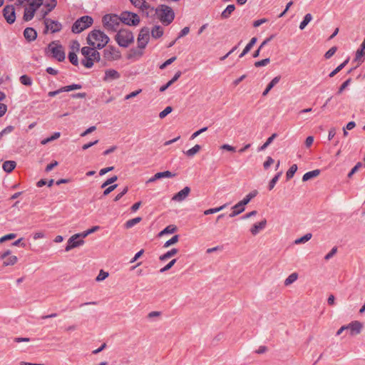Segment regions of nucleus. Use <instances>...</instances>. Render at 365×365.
Segmentation results:
<instances>
[{
    "label": "nucleus",
    "mask_w": 365,
    "mask_h": 365,
    "mask_svg": "<svg viewBox=\"0 0 365 365\" xmlns=\"http://www.w3.org/2000/svg\"><path fill=\"white\" fill-rule=\"evenodd\" d=\"M83 58L81 64L86 68H91L93 66L95 61H99L100 53L96 48L85 46L81 50Z\"/></svg>",
    "instance_id": "nucleus-1"
},
{
    "label": "nucleus",
    "mask_w": 365,
    "mask_h": 365,
    "mask_svg": "<svg viewBox=\"0 0 365 365\" xmlns=\"http://www.w3.org/2000/svg\"><path fill=\"white\" fill-rule=\"evenodd\" d=\"M87 41L89 45L101 49L108 43L109 38L103 31L93 30L88 35Z\"/></svg>",
    "instance_id": "nucleus-2"
},
{
    "label": "nucleus",
    "mask_w": 365,
    "mask_h": 365,
    "mask_svg": "<svg viewBox=\"0 0 365 365\" xmlns=\"http://www.w3.org/2000/svg\"><path fill=\"white\" fill-rule=\"evenodd\" d=\"M154 15H156L165 26L170 24L175 19V13L173 9L165 4L159 5L155 8Z\"/></svg>",
    "instance_id": "nucleus-3"
},
{
    "label": "nucleus",
    "mask_w": 365,
    "mask_h": 365,
    "mask_svg": "<svg viewBox=\"0 0 365 365\" xmlns=\"http://www.w3.org/2000/svg\"><path fill=\"white\" fill-rule=\"evenodd\" d=\"M150 38V30L147 27L141 29L138 37V49H132L129 53V58L139 57L143 54L142 49L145 48Z\"/></svg>",
    "instance_id": "nucleus-4"
},
{
    "label": "nucleus",
    "mask_w": 365,
    "mask_h": 365,
    "mask_svg": "<svg viewBox=\"0 0 365 365\" xmlns=\"http://www.w3.org/2000/svg\"><path fill=\"white\" fill-rule=\"evenodd\" d=\"M46 53L58 61H63L66 58L63 48L57 41H52L48 44Z\"/></svg>",
    "instance_id": "nucleus-5"
},
{
    "label": "nucleus",
    "mask_w": 365,
    "mask_h": 365,
    "mask_svg": "<svg viewBox=\"0 0 365 365\" xmlns=\"http://www.w3.org/2000/svg\"><path fill=\"white\" fill-rule=\"evenodd\" d=\"M93 20L89 16H83L77 19L72 26V31L80 34L93 24Z\"/></svg>",
    "instance_id": "nucleus-6"
},
{
    "label": "nucleus",
    "mask_w": 365,
    "mask_h": 365,
    "mask_svg": "<svg viewBox=\"0 0 365 365\" xmlns=\"http://www.w3.org/2000/svg\"><path fill=\"white\" fill-rule=\"evenodd\" d=\"M134 37L133 33L126 29H120L115 35V40L119 46L127 47L133 41Z\"/></svg>",
    "instance_id": "nucleus-7"
},
{
    "label": "nucleus",
    "mask_w": 365,
    "mask_h": 365,
    "mask_svg": "<svg viewBox=\"0 0 365 365\" xmlns=\"http://www.w3.org/2000/svg\"><path fill=\"white\" fill-rule=\"evenodd\" d=\"M120 21L117 15L106 14L103 17V26L108 31H116Z\"/></svg>",
    "instance_id": "nucleus-8"
},
{
    "label": "nucleus",
    "mask_w": 365,
    "mask_h": 365,
    "mask_svg": "<svg viewBox=\"0 0 365 365\" xmlns=\"http://www.w3.org/2000/svg\"><path fill=\"white\" fill-rule=\"evenodd\" d=\"M120 20L123 23L129 26H136L140 23L138 15L129 11H123L121 13Z\"/></svg>",
    "instance_id": "nucleus-9"
},
{
    "label": "nucleus",
    "mask_w": 365,
    "mask_h": 365,
    "mask_svg": "<svg viewBox=\"0 0 365 365\" xmlns=\"http://www.w3.org/2000/svg\"><path fill=\"white\" fill-rule=\"evenodd\" d=\"M83 244L84 240L83 239H80V235L75 234L68 239L65 247V251L68 252L73 248L83 245Z\"/></svg>",
    "instance_id": "nucleus-10"
},
{
    "label": "nucleus",
    "mask_w": 365,
    "mask_h": 365,
    "mask_svg": "<svg viewBox=\"0 0 365 365\" xmlns=\"http://www.w3.org/2000/svg\"><path fill=\"white\" fill-rule=\"evenodd\" d=\"M346 328L347 331H349V334L351 336H355L361 333L363 328V324L359 321H353L346 325Z\"/></svg>",
    "instance_id": "nucleus-11"
},
{
    "label": "nucleus",
    "mask_w": 365,
    "mask_h": 365,
    "mask_svg": "<svg viewBox=\"0 0 365 365\" xmlns=\"http://www.w3.org/2000/svg\"><path fill=\"white\" fill-rule=\"evenodd\" d=\"M4 16L6 20L7 23L11 24L16 20L15 9L14 6L8 5L6 6L3 9Z\"/></svg>",
    "instance_id": "nucleus-12"
},
{
    "label": "nucleus",
    "mask_w": 365,
    "mask_h": 365,
    "mask_svg": "<svg viewBox=\"0 0 365 365\" xmlns=\"http://www.w3.org/2000/svg\"><path fill=\"white\" fill-rule=\"evenodd\" d=\"M104 58L108 61H113L118 59L120 56V52L118 49L113 46L107 47L104 51Z\"/></svg>",
    "instance_id": "nucleus-13"
},
{
    "label": "nucleus",
    "mask_w": 365,
    "mask_h": 365,
    "mask_svg": "<svg viewBox=\"0 0 365 365\" xmlns=\"http://www.w3.org/2000/svg\"><path fill=\"white\" fill-rule=\"evenodd\" d=\"M44 24L46 25V28L49 29L51 33L58 32L62 28L61 24L58 21H53L50 19H45Z\"/></svg>",
    "instance_id": "nucleus-14"
},
{
    "label": "nucleus",
    "mask_w": 365,
    "mask_h": 365,
    "mask_svg": "<svg viewBox=\"0 0 365 365\" xmlns=\"http://www.w3.org/2000/svg\"><path fill=\"white\" fill-rule=\"evenodd\" d=\"M190 192V188L187 186L185 187L182 190L173 195L172 200L176 202H182L188 196Z\"/></svg>",
    "instance_id": "nucleus-15"
},
{
    "label": "nucleus",
    "mask_w": 365,
    "mask_h": 365,
    "mask_svg": "<svg viewBox=\"0 0 365 365\" xmlns=\"http://www.w3.org/2000/svg\"><path fill=\"white\" fill-rule=\"evenodd\" d=\"M138 9H140V11L146 15V16L154 15L155 10V9L153 6H151L150 4L145 1V0L143 1V4H142Z\"/></svg>",
    "instance_id": "nucleus-16"
},
{
    "label": "nucleus",
    "mask_w": 365,
    "mask_h": 365,
    "mask_svg": "<svg viewBox=\"0 0 365 365\" xmlns=\"http://www.w3.org/2000/svg\"><path fill=\"white\" fill-rule=\"evenodd\" d=\"M267 225V220L264 219L257 223L253 225V226L250 229V232L252 235H257L261 230L264 229Z\"/></svg>",
    "instance_id": "nucleus-17"
},
{
    "label": "nucleus",
    "mask_w": 365,
    "mask_h": 365,
    "mask_svg": "<svg viewBox=\"0 0 365 365\" xmlns=\"http://www.w3.org/2000/svg\"><path fill=\"white\" fill-rule=\"evenodd\" d=\"M120 73L116 70H106L103 80L105 81H111L119 78Z\"/></svg>",
    "instance_id": "nucleus-18"
},
{
    "label": "nucleus",
    "mask_w": 365,
    "mask_h": 365,
    "mask_svg": "<svg viewBox=\"0 0 365 365\" xmlns=\"http://www.w3.org/2000/svg\"><path fill=\"white\" fill-rule=\"evenodd\" d=\"M245 205L242 201H240L238 203L232 207V212L230 214V217H234L239 214L242 213L245 210Z\"/></svg>",
    "instance_id": "nucleus-19"
},
{
    "label": "nucleus",
    "mask_w": 365,
    "mask_h": 365,
    "mask_svg": "<svg viewBox=\"0 0 365 365\" xmlns=\"http://www.w3.org/2000/svg\"><path fill=\"white\" fill-rule=\"evenodd\" d=\"M365 59V51L358 49L356 52L355 57L354 59V61L356 63V65L355 66L354 68H356L358 66H359L364 61Z\"/></svg>",
    "instance_id": "nucleus-20"
},
{
    "label": "nucleus",
    "mask_w": 365,
    "mask_h": 365,
    "mask_svg": "<svg viewBox=\"0 0 365 365\" xmlns=\"http://www.w3.org/2000/svg\"><path fill=\"white\" fill-rule=\"evenodd\" d=\"M24 36L29 41H34L37 37V33L33 28L28 27L24 31Z\"/></svg>",
    "instance_id": "nucleus-21"
},
{
    "label": "nucleus",
    "mask_w": 365,
    "mask_h": 365,
    "mask_svg": "<svg viewBox=\"0 0 365 365\" xmlns=\"http://www.w3.org/2000/svg\"><path fill=\"white\" fill-rule=\"evenodd\" d=\"M36 9L29 5V7L26 8L24 14V19L26 21H31L36 11Z\"/></svg>",
    "instance_id": "nucleus-22"
},
{
    "label": "nucleus",
    "mask_w": 365,
    "mask_h": 365,
    "mask_svg": "<svg viewBox=\"0 0 365 365\" xmlns=\"http://www.w3.org/2000/svg\"><path fill=\"white\" fill-rule=\"evenodd\" d=\"M181 74L182 73L180 71H178L171 80H170L166 84L162 86L160 88L159 91L160 92H164L180 77Z\"/></svg>",
    "instance_id": "nucleus-23"
},
{
    "label": "nucleus",
    "mask_w": 365,
    "mask_h": 365,
    "mask_svg": "<svg viewBox=\"0 0 365 365\" xmlns=\"http://www.w3.org/2000/svg\"><path fill=\"white\" fill-rule=\"evenodd\" d=\"M181 74L182 73L180 71H178L171 80H170L166 84L162 86L160 88L159 91L160 92H164L180 77Z\"/></svg>",
    "instance_id": "nucleus-24"
},
{
    "label": "nucleus",
    "mask_w": 365,
    "mask_h": 365,
    "mask_svg": "<svg viewBox=\"0 0 365 365\" xmlns=\"http://www.w3.org/2000/svg\"><path fill=\"white\" fill-rule=\"evenodd\" d=\"M181 74L182 73L180 71H178L171 80H170L166 84L162 86L160 88L159 91L160 92H164L180 77Z\"/></svg>",
    "instance_id": "nucleus-25"
},
{
    "label": "nucleus",
    "mask_w": 365,
    "mask_h": 365,
    "mask_svg": "<svg viewBox=\"0 0 365 365\" xmlns=\"http://www.w3.org/2000/svg\"><path fill=\"white\" fill-rule=\"evenodd\" d=\"M16 163L15 161L7 160L3 163L2 168L5 172L9 173L14 170V168H16Z\"/></svg>",
    "instance_id": "nucleus-26"
},
{
    "label": "nucleus",
    "mask_w": 365,
    "mask_h": 365,
    "mask_svg": "<svg viewBox=\"0 0 365 365\" xmlns=\"http://www.w3.org/2000/svg\"><path fill=\"white\" fill-rule=\"evenodd\" d=\"M178 252V250L176 249V248H173L171 249L170 250L168 251L167 252H165V254L160 255L159 257V259L160 261H165L167 260L168 259H170L172 257H173L174 255H175Z\"/></svg>",
    "instance_id": "nucleus-27"
},
{
    "label": "nucleus",
    "mask_w": 365,
    "mask_h": 365,
    "mask_svg": "<svg viewBox=\"0 0 365 365\" xmlns=\"http://www.w3.org/2000/svg\"><path fill=\"white\" fill-rule=\"evenodd\" d=\"M319 173L320 170L318 169L307 172L303 175L302 180L304 182L307 181L313 178L317 177L319 175Z\"/></svg>",
    "instance_id": "nucleus-28"
},
{
    "label": "nucleus",
    "mask_w": 365,
    "mask_h": 365,
    "mask_svg": "<svg viewBox=\"0 0 365 365\" xmlns=\"http://www.w3.org/2000/svg\"><path fill=\"white\" fill-rule=\"evenodd\" d=\"M150 33L153 38H158L163 36V29L160 26H155Z\"/></svg>",
    "instance_id": "nucleus-29"
},
{
    "label": "nucleus",
    "mask_w": 365,
    "mask_h": 365,
    "mask_svg": "<svg viewBox=\"0 0 365 365\" xmlns=\"http://www.w3.org/2000/svg\"><path fill=\"white\" fill-rule=\"evenodd\" d=\"M235 6L234 4L228 5L226 9L222 12L221 16L222 19H227L230 16L232 13L235 11Z\"/></svg>",
    "instance_id": "nucleus-30"
},
{
    "label": "nucleus",
    "mask_w": 365,
    "mask_h": 365,
    "mask_svg": "<svg viewBox=\"0 0 365 365\" xmlns=\"http://www.w3.org/2000/svg\"><path fill=\"white\" fill-rule=\"evenodd\" d=\"M256 41H257V38H255V37L252 38L250 41L247 44V46L244 48L242 53L240 55V57L241 58V57L244 56L246 53H247L251 50L252 46L255 45Z\"/></svg>",
    "instance_id": "nucleus-31"
},
{
    "label": "nucleus",
    "mask_w": 365,
    "mask_h": 365,
    "mask_svg": "<svg viewBox=\"0 0 365 365\" xmlns=\"http://www.w3.org/2000/svg\"><path fill=\"white\" fill-rule=\"evenodd\" d=\"M277 136V133H273L270 137H269L267 139L266 142L258 148V151H262L265 150L272 143V141Z\"/></svg>",
    "instance_id": "nucleus-32"
},
{
    "label": "nucleus",
    "mask_w": 365,
    "mask_h": 365,
    "mask_svg": "<svg viewBox=\"0 0 365 365\" xmlns=\"http://www.w3.org/2000/svg\"><path fill=\"white\" fill-rule=\"evenodd\" d=\"M201 150V146L200 145H195L192 148L187 150V151L184 152V153L187 157H193L195 154H197L200 150Z\"/></svg>",
    "instance_id": "nucleus-33"
},
{
    "label": "nucleus",
    "mask_w": 365,
    "mask_h": 365,
    "mask_svg": "<svg viewBox=\"0 0 365 365\" xmlns=\"http://www.w3.org/2000/svg\"><path fill=\"white\" fill-rule=\"evenodd\" d=\"M258 194V191L257 190H252V192H250L248 195H247L243 200H242L241 201L243 202V204L245 205H246L247 204H248L250 200L254 198L255 197H256Z\"/></svg>",
    "instance_id": "nucleus-34"
},
{
    "label": "nucleus",
    "mask_w": 365,
    "mask_h": 365,
    "mask_svg": "<svg viewBox=\"0 0 365 365\" xmlns=\"http://www.w3.org/2000/svg\"><path fill=\"white\" fill-rule=\"evenodd\" d=\"M157 180L161 179L163 178H173L175 176V173H171L170 171L166 170L164 172H159L155 174Z\"/></svg>",
    "instance_id": "nucleus-35"
},
{
    "label": "nucleus",
    "mask_w": 365,
    "mask_h": 365,
    "mask_svg": "<svg viewBox=\"0 0 365 365\" xmlns=\"http://www.w3.org/2000/svg\"><path fill=\"white\" fill-rule=\"evenodd\" d=\"M142 220V218L140 217H135V218H133V219H130L129 220H128L125 224V228L128 229V228H131L133 227L134 225H135L136 224H138V222H140V221Z\"/></svg>",
    "instance_id": "nucleus-36"
},
{
    "label": "nucleus",
    "mask_w": 365,
    "mask_h": 365,
    "mask_svg": "<svg viewBox=\"0 0 365 365\" xmlns=\"http://www.w3.org/2000/svg\"><path fill=\"white\" fill-rule=\"evenodd\" d=\"M282 173V172L277 173L274 175V177L269 181V185H268L269 190H272L274 187L276 183L277 182V181L279 180V178L281 177Z\"/></svg>",
    "instance_id": "nucleus-37"
},
{
    "label": "nucleus",
    "mask_w": 365,
    "mask_h": 365,
    "mask_svg": "<svg viewBox=\"0 0 365 365\" xmlns=\"http://www.w3.org/2000/svg\"><path fill=\"white\" fill-rule=\"evenodd\" d=\"M298 278V274L297 272L292 273L288 277L284 280V285L288 286L293 282H294Z\"/></svg>",
    "instance_id": "nucleus-38"
},
{
    "label": "nucleus",
    "mask_w": 365,
    "mask_h": 365,
    "mask_svg": "<svg viewBox=\"0 0 365 365\" xmlns=\"http://www.w3.org/2000/svg\"><path fill=\"white\" fill-rule=\"evenodd\" d=\"M176 230H177L176 226L168 225L159 233V236H162L165 234H172V233H174Z\"/></svg>",
    "instance_id": "nucleus-39"
},
{
    "label": "nucleus",
    "mask_w": 365,
    "mask_h": 365,
    "mask_svg": "<svg viewBox=\"0 0 365 365\" xmlns=\"http://www.w3.org/2000/svg\"><path fill=\"white\" fill-rule=\"evenodd\" d=\"M297 165L296 164H293L290 168L289 169L287 170V173H286V178H287V180H290L291 178H293L294 175L295 174V173L297 172Z\"/></svg>",
    "instance_id": "nucleus-40"
},
{
    "label": "nucleus",
    "mask_w": 365,
    "mask_h": 365,
    "mask_svg": "<svg viewBox=\"0 0 365 365\" xmlns=\"http://www.w3.org/2000/svg\"><path fill=\"white\" fill-rule=\"evenodd\" d=\"M312 14H306L305 16L304 17L303 21L300 23L299 29L301 30H303L307 26V25L312 21Z\"/></svg>",
    "instance_id": "nucleus-41"
},
{
    "label": "nucleus",
    "mask_w": 365,
    "mask_h": 365,
    "mask_svg": "<svg viewBox=\"0 0 365 365\" xmlns=\"http://www.w3.org/2000/svg\"><path fill=\"white\" fill-rule=\"evenodd\" d=\"M77 53L69 52L68 53V59L69 61L75 66H78V59L77 56Z\"/></svg>",
    "instance_id": "nucleus-42"
},
{
    "label": "nucleus",
    "mask_w": 365,
    "mask_h": 365,
    "mask_svg": "<svg viewBox=\"0 0 365 365\" xmlns=\"http://www.w3.org/2000/svg\"><path fill=\"white\" fill-rule=\"evenodd\" d=\"M227 205L225 204L220 207H215V208H210V209H208V210H206L204 211V215H210V214H214V213H216L217 212H220L222 210H223L225 207H226Z\"/></svg>",
    "instance_id": "nucleus-43"
},
{
    "label": "nucleus",
    "mask_w": 365,
    "mask_h": 365,
    "mask_svg": "<svg viewBox=\"0 0 365 365\" xmlns=\"http://www.w3.org/2000/svg\"><path fill=\"white\" fill-rule=\"evenodd\" d=\"M178 240H179V235H175L173 237H172L169 240H168L165 242L163 247H165V248L171 246L172 245H174L176 242H178Z\"/></svg>",
    "instance_id": "nucleus-44"
},
{
    "label": "nucleus",
    "mask_w": 365,
    "mask_h": 365,
    "mask_svg": "<svg viewBox=\"0 0 365 365\" xmlns=\"http://www.w3.org/2000/svg\"><path fill=\"white\" fill-rule=\"evenodd\" d=\"M312 235L311 233H307V234L304 235L303 237L297 239L295 240L294 243L297 245L301 244V243H304V242L309 241L312 238Z\"/></svg>",
    "instance_id": "nucleus-45"
},
{
    "label": "nucleus",
    "mask_w": 365,
    "mask_h": 365,
    "mask_svg": "<svg viewBox=\"0 0 365 365\" xmlns=\"http://www.w3.org/2000/svg\"><path fill=\"white\" fill-rule=\"evenodd\" d=\"M20 82L23 85L27 86H31V84H32L31 78L29 76H27V75H22L20 77Z\"/></svg>",
    "instance_id": "nucleus-46"
},
{
    "label": "nucleus",
    "mask_w": 365,
    "mask_h": 365,
    "mask_svg": "<svg viewBox=\"0 0 365 365\" xmlns=\"http://www.w3.org/2000/svg\"><path fill=\"white\" fill-rule=\"evenodd\" d=\"M17 257L14 255L9 256L4 262V266L14 265L17 262Z\"/></svg>",
    "instance_id": "nucleus-47"
},
{
    "label": "nucleus",
    "mask_w": 365,
    "mask_h": 365,
    "mask_svg": "<svg viewBox=\"0 0 365 365\" xmlns=\"http://www.w3.org/2000/svg\"><path fill=\"white\" fill-rule=\"evenodd\" d=\"M80 50V44L77 41H73L71 42L70 44V51L69 52H74L78 53Z\"/></svg>",
    "instance_id": "nucleus-48"
},
{
    "label": "nucleus",
    "mask_w": 365,
    "mask_h": 365,
    "mask_svg": "<svg viewBox=\"0 0 365 365\" xmlns=\"http://www.w3.org/2000/svg\"><path fill=\"white\" fill-rule=\"evenodd\" d=\"M57 4L56 0H46L45 6L47 8L48 11H51Z\"/></svg>",
    "instance_id": "nucleus-49"
},
{
    "label": "nucleus",
    "mask_w": 365,
    "mask_h": 365,
    "mask_svg": "<svg viewBox=\"0 0 365 365\" xmlns=\"http://www.w3.org/2000/svg\"><path fill=\"white\" fill-rule=\"evenodd\" d=\"M81 85L80 84H72L66 86H63V92H68L76 89L81 88Z\"/></svg>",
    "instance_id": "nucleus-50"
},
{
    "label": "nucleus",
    "mask_w": 365,
    "mask_h": 365,
    "mask_svg": "<svg viewBox=\"0 0 365 365\" xmlns=\"http://www.w3.org/2000/svg\"><path fill=\"white\" fill-rule=\"evenodd\" d=\"M173 111V108L171 106H167L163 111L159 113V118L163 119L165 118L169 113Z\"/></svg>",
    "instance_id": "nucleus-51"
},
{
    "label": "nucleus",
    "mask_w": 365,
    "mask_h": 365,
    "mask_svg": "<svg viewBox=\"0 0 365 365\" xmlns=\"http://www.w3.org/2000/svg\"><path fill=\"white\" fill-rule=\"evenodd\" d=\"M176 261V259H172L168 264L160 269V272L163 273L169 270L175 264Z\"/></svg>",
    "instance_id": "nucleus-52"
},
{
    "label": "nucleus",
    "mask_w": 365,
    "mask_h": 365,
    "mask_svg": "<svg viewBox=\"0 0 365 365\" xmlns=\"http://www.w3.org/2000/svg\"><path fill=\"white\" fill-rule=\"evenodd\" d=\"M108 276V273L106 272H104L103 270H101L98 275L96 277V280L97 282H101L104 280L106 278H107Z\"/></svg>",
    "instance_id": "nucleus-53"
},
{
    "label": "nucleus",
    "mask_w": 365,
    "mask_h": 365,
    "mask_svg": "<svg viewBox=\"0 0 365 365\" xmlns=\"http://www.w3.org/2000/svg\"><path fill=\"white\" fill-rule=\"evenodd\" d=\"M337 252V247H334L331 251L327 254L324 257L325 260H329L331 258L334 257V255Z\"/></svg>",
    "instance_id": "nucleus-54"
},
{
    "label": "nucleus",
    "mask_w": 365,
    "mask_h": 365,
    "mask_svg": "<svg viewBox=\"0 0 365 365\" xmlns=\"http://www.w3.org/2000/svg\"><path fill=\"white\" fill-rule=\"evenodd\" d=\"M337 48L336 46H333L327 51L324 55V57L328 59L330 58L336 51Z\"/></svg>",
    "instance_id": "nucleus-55"
},
{
    "label": "nucleus",
    "mask_w": 365,
    "mask_h": 365,
    "mask_svg": "<svg viewBox=\"0 0 365 365\" xmlns=\"http://www.w3.org/2000/svg\"><path fill=\"white\" fill-rule=\"evenodd\" d=\"M14 129V127L12 125H9L6 127L4 130H2L0 132V138L2 137L4 135L8 134L11 133Z\"/></svg>",
    "instance_id": "nucleus-56"
},
{
    "label": "nucleus",
    "mask_w": 365,
    "mask_h": 365,
    "mask_svg": "<svg viewBox=\"0 0 365 365\" xmlns=\"http://www.w3.org/2000/svg\"><path fill=\"white\" fill-rule=\"evenodd\" d=\"M43 3V0H33L30 3V6L38 9Z\"/></svg>",
    "instance_id": "nucleus-57"
},
{
    "label": "nucleus",
    "mask_w": 365,
    "mask_h": 365,
    "mask_svg": "<svg viewBox=\"0 0 365 365\" xmlns=\"http://www.w3.org/2000/svg\"><path fill=\"white\" fill-rule=\"evenodd\" d=\"M269 62V58H264L263 60L257 61L255 63V66L256 67H260V66H265L267 65V63Z\"/></svg>",
    "instance_id": "nucleus-58"
},
{
    "label": "nucleus",
    "mask_w": 365,
    "mask_h": 365,
    "mask_svg": "<svg viewBox=\"0 0 365 365\" xmlns=\"http://www.w3.org/2000/svg\"><path fill=\"white\" fill-rule=\"evenodd\" d=\"M274 163V159L269 156L263 164V167L265 170L268 169L269 166Z\"/></svg>",
    "instance_id": "nucleus-59"
},
{
    "label": "nucleus",
    "mask_w": 365,
    "mask_h": 365,
    "mask_svg": "<svg viewBox=\"0 0 365 365\" xmlns=\"http://www.w3.org/2000/svg\"><path fill=\"white\" fill-rule=\"evenodd\" d=\"M128 191V187H125L123 188V190L118 194L114 198V201H118L120 199L123 197V195H125Z\"/></svg>",
    "instance_id": "nucleus-60"
},
{
    "label": "nucleus",
    "mask_w": 365,
    "mask_h": 365,
    "mask_svg": "<svg viewBox=\"0 0 365 365\" xmlns=\"http://www.w3.org/2000/svg\"><path fill=\"white\" fill-rule=\"evenodd\" d=\"M16 235L14 234V233H11V234L4 235V236H3L2 237L0 238V242H5L6 240L14 239V238L16 237Z\"/></svg>",
    "instance_id": "nucleus-61"
},
{
    "label": "nucleus",
    "mask_w": 365,
    "mask_h": 365,
    "mask_svg": "<svg viewBox=\"0 0 365 365\" xmlns=\"http://www.w3.org/2000/svg\"><path fill=\"white\" fill-rule=\"evenodd\" d=\"M176 59V57L175 56H173L170 58H169L168 60L165 61L163 64H161L160 66V68H164L165 67L170 65L173 62H174Z\"/></svg>",
    "instance_id": "nucleus-62"
},
{
    "label": "nucleus",
    "mask_w": 365,
    "mask_h": 365,
    "mask_svg": "<svg viewBox=\"0 0 365 365\" xmlns=\"http://www.w3.org/2000/svg\"><path fill=\"white\" fill-rule=\"evenodd\" d=\"M142 91L141 89H139V90H137L135 91H133V92H131L130 93L128 94L127 96H125V100H128V99H130L132 98H134L135 96H137L139 93H140Z\"/></svg>",
    "instance_id": "nucleus-63"
},
{
    "label": "nucleus",
    "mask_w": 365,
    "mask_h": 365,
    "mask_svg": "<svg viewBox=\"0 0 365 365\" xmlns=\"http://www.w3.org/2000/svg\"><path fill=\"white\" fill-rule=\"evenodd\" d=\"M118 185H111L109 187H108L103 192V195H108L110 194L113 190H114L117 187Z\"/></svg>",
    "instance_id": "nucleus-64"
}]
</instances>
